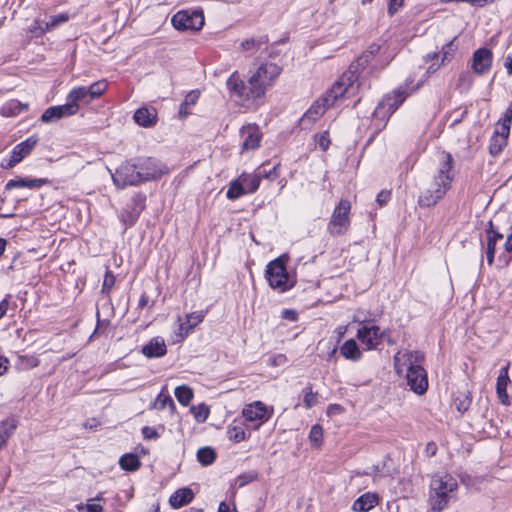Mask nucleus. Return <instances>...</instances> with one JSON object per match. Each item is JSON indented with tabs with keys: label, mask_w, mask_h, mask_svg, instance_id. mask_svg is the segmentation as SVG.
I'll return each mask as SVG.
<instances>
[{
	"label": "nucleus",
	"mask_w": 512,
	"mask_h": 512,
	"mask_svg": "<svg viewBox=\"0 0 512 512\" xmlns=\"http://www.w3.org/2000/svg\"><path fill=\"white\" fill-rule=\"evenodd\" d=\"M10 298L11 295H6V297L0 302V320L4 317L7 311L10 309Z\"/></svg>",
	"instance_id": "nucleus-59"
},
{
	"label": "nucleus",
	"mask_w": 512,
	"mask_h": 512,
	"mask_svg": "<svg viewBox=\"0 0 512 512\" xmlns=\"http://www.w3.org/2000/svg\"><path fill=\"white\" fill-rule=\"evenodd\" d=\"M239 179L243 183L245 191L248 193H254L260 185V176L256 172L253 174L243 173L239 176Z\"/></svg>",
	"instance_id": "nucleus-31"
},
{
	"label": "nucleus",
	"mask_w": 512,
	"mask_h": 512,
	"mask_svg": "<svg viewBox=\"0 0 512 512\" xmlns=\"http://www.w3.org/2000/svg\"><path fill=\"white\" fill-rule=\"evenodd\" d=\"M18 421L15 418H7L0 424V449H2L10 436L14 433L17 428Z\"/></svg>",
	"instance_id": "nucleus-28"
},
{
	"label": "nucleus",
	"mask_w": 512,
	"mask_h": 512,
	"mask_svg": "<svg viewBox=\"0 0 512 512\" xmlns=\"http://www.w3.org/2000/svg\"><path fill=\"white\" fill-rule=\"evenodd\" d=\"M203 319L204 313L202 311H196L186 315L185 321L180 323L181 332H184L185 335L189 334Z\"/></svg>",
	"instance_id": "nucleus-29"
},
{
	"label": "nucleus",
	"mask_w": 512,
	"mask_h": 512,
	"mask_svg": "<svg viewBox=\"0 0 512 512\" xmlns=\"http://www.w3.org/2000/svg\"><path fill=\"white\" fill-rule=\"evenodd\" d=\"M174 394L179 403L184 406L188 405L193 398L191 388L186 385L176 387Z\"/></svg>",
	"instance_id": "nucleus-39"
},
{
	"label": "nucleus",
	"mask_w": 512,
	"mask_h": 512,
	"mask_svg": "<svg viewBox=\"0 0 512 512\" xmlns=\"http://www.w3.org/2000/svg\"><path fill=\"white\" fill-rule=\"evenodd\" d=\"M323 438V429L319 424H315L311 427L310 433H309V439L311 443L318 447Z\"/></svg>",
	"instance_id": "nucleus-45"
},
{
	"label": "nucleus",
	"mask_w": 512,
	"mask_h": 512,
	"mask_svg": "<svg viewBox=\"0 0 512 512\" xmlns=\"http://www.w3.org/2000/svg\"><path fill=\"white\" fill-rule=\"evenodd\" d=\"M244 194H247V192L245 191L243 183L238 178L237 180H234L230 183L226 196L230 200H236L243 196Z\"/></svg>",
	"instance_id": "nucleus-38"
},
{
	"label": "nucleus",
	"mask_w": 512,
	"mask_h": 512,
	"mask_svg": "<svg viewBox=\"0 0 512 512\" xmlns=\"http://www.w3.org/2000/svg\"><path fill=\"white\" fill-rule=\"evenodd\" d=\"M134 121L142 127H152L157 122V111L153 107H141L133 116Z\"/></svg>",
	"instance_id": "nucleus-19"
},
{
	"label": "nucleus",
	"mask_w": 512,
	"mask_h": 512,
	"mask_svg": "<svg viewBox=\"0 0 512 512\" xmlns=\"http://www.w3.org/2000/svg\"><path fill=\"white\" fill-rule=\"evenodd\" d=\"M458 483L451 475L435 476L430 482L429 502L431 509L441 512L454 497Z\"/></svg>",
	"instance_id": "nucleus-3"
},
{
	"label": "nucleus",
	"mask_w": 512,
	"mask_h": 512,
	"mask_svg": "<svg viewBox=\"0 0 512 512\" xmlns=\"http://www.w3.org/2000/svg\"><path fill=\"white\" fill-rule=\"evenodd\" d=\"M471 404V399L468 396L457 397L454 400V405L460 413H464L468 410Z\"/></svg>",
	"instance_id": "nucleus-51"
},
{
	"label": "nucleus",
	"mask_w": 512,
	"mask_h": 512,
	"mask_svg": "<svg viewBox=\"0 0 512 512\" xmlns=\"http://www.w3.org/2000/svg\"><path fill=\"white\" fill-rule=\"evenodd\" d=\"M384 332L376 325L364 324L357 331V339L365 346L366 350L376 349L382 342Z\"/></svg>",
	"instance_id": "nucleus-13"
},
{
	"label": "nucleus",
	"mask_w": 512,
	"mask_h": 512,
	"mask_svg": "<svg viewBox=\"0 0 512 512\" xmlns=\"http://www.w3.org/2000/svg\"><path fill=\"white\" fill-rule=\"evenodd\" d=\"M138 217H139V212H136V213L124 212V213H122V221L129 226L134 225V223L137 221Z\"/></svg>",
	"instance_id": "nucleus-57"
},
{
	"label": "nucleus",
	"mask_w": 512,
	"mask_h": 512,
	"mask_svg": "<svg viewBox=\"0 0 512 512\" xmlns=\"http://www.w3.org/2000/svg\"><path fill=\"white\" fill-rule=\"evenodd\" d=\"M457 47L454 45V42L453 41H450L449 43H447L443 49H442V61H441V64L443 65L446 61H450V59L452 58V56L454 55L455 51H456Z\"/></svg>",
	"instance_id": "nucleus-50"
},
{
	"label": "nucleus",
	"mask_w": 512,
	"mask_h": 512,
	"mask_svg": "<svg viewBox=\"0 0 512 512\" xmlns=\"http://www.w3.org/2000/svg\"><path fill=\"white\" fill-rule=\"evenodd\" d=\"M357 69L355 65H351V69ZM356 70L348 71L344 73L331 87V89L322 98L326 105L332 106L339 97L350 98L354 95L358 85L355 84L357 76L355 75Z\"/></svg>",
	"instance_id": "nucleus-5"
},
{
	"label": "nucleus",
	"mask_w": 512,
	"mask_h": 512,
	"mask_svg": "<svg viewBox=\"0 0 512 512\" xmlns=\"http://www.w3.org/2000/svg\"><path fill=\"white\" fill-rule=\"evenodd\" d=\"M167 347L163 338L157 336L152 338L142 347V353L147 358H158L166 354Z\"/></svg>",
	"instance_id": "nucleus-20"
},
{
	"label": "nucleus",
	"mask_w": 512,
	"mask_h": 512,
	"mask_svg": "<svg viewBox=\"0 0 512 512\" xmlns=\"http://www.w3.org/2000/svg\"><path fill=\"white\" fill-rule=\"evenodd\" d=\"M508 368L509 364H507L505 367H503L500 371V374L497 378L496 383V391L498 394V397L503 404H508V394L506 392L507 385L510 382L509 376H508Z\"/></svg>",
	"instance_id": "nucleus-25"
},
{
	"label": "nucleus",
	"mask_w": 512,
	"mask_h": 512,
	"mask_svg": "<svg viewBox=\"0 0 512 512\" xmlns=\"http://www.w3.org/2000/svg\"><path fill=\"white\" fill-rule=\"evenodd\" d=\"M119 465L123 470L136 471L140 467L141 463L136 454L127 453L120 457Z\"/></svg>",
	"instance_id": "nucleus-33"
},
{
	"label": "nucleus",
	"mask_w": 512,
	"mask_h": 512,
	"mask_svg": "<svg viewBox=\"0 0 512 512\" xmlns=\"http://www.w3.org/2000/svg\"><path fill=\"white\" fill-rule=\"evenodd\" d=\"M341 355L348 360L358 361L362 357V352L354 339L345 341L340 347Z\"/></svg>",
	"instance_id": "nucleus-26"
},
{
	"label": "nucleus",
	"mask_w": 512,
	"mask_h": 512,
	"mask_svg": "<svg viewBox=\"0 0 512 512\" xmlns=\"http://www.w3.org/2000/svg\"><path fill=\"white\" fill-rule=\"evenodd\" d=\"M113 183L118 188L134 186L142 183L141 173H139L136 159L128 160L122 163L112 174Z\"/></svg>",
	"instance_id": "nucleus-8"
},
{
	"label": "nucleus",
	"mask_w": 512,
	"mask_h": 512,
	"mask_svg": "<svg viewBox=\"0 0 512 512\" xmlns=\"http://www.w3.org/2000/svg\"><path fill=\"white\" fill-rule=\"evenodd\" d=\"M504 67L506 68L507 74L512 75V53H509L504 59Z\"/></svg>",
	"instance_id": "nucleus-64"
},
{
	"label": "nucleus",
	"mask_w": 512,
	"mask_h": 512,
	"mask_svg": "<svg viewBox=\"0 0 512 512\" xmlns=\"http://www.w3.org/2000/svg\"><path fill=\"white\" fill-rule=\"evenodd\" d=\"M404 4V0H390L388 4L389 15H394Z\"/></svg>",
	"instance_id": "nucleus-58"
},
{
	"label": "nucleus",
	"mask_w": 512,
	"mask_h": 512,
	"mask_svg": "<svg viewBox=\"0 0 512 512\" xmlns=\"http://www.w3.org/2000/svg\"><path fill=\"white\" fill-rule=\"evenodd\" d=\"M351 203L342 199L334 208L330 221L327 225V231L331 236L344 235L350 227Z\"/></svg>",
	"instance_id": "nucleus-7"
},
{
	"label": "nucleus",
	"mask_w": 512,
	"mask_h": 512,
	"mask_svg": "<svg viewBox=\"0 0 512 512\" xmlns=\"http://www.w3.org/2000/svg\"><path fill=\"white\" fill-rule=\"evenodd\" d=\"M194 498V493L190 488H181L175 491L169 498L170 505L178 509L189 504Z\"/></svg>",
	"instance_id": "nucleus-24"
},
{
	"label": "nucleus",
	"mask_w": 512,
	"mask_h": 512,
	"mask_svg": "<svg viewBox=\"0 0 512 512\" xmlns=\"http://www.w3.org/2000/svg\"><path fill=\"white\" fill-rule=\"evenodd\" d=\"M38 143V137L36 135H32L26 140L17 144L11 153V158L8 163V167H13L17 163H19L24 157L30 154V152L34 149V147Z\"/></svg>",
	"instance_id": "nucleus-17"
},
{
	"label": "nucleus",
	"mask_w": 512,
	"mask_h": 512,
	"mask_svg": "<svg viewBox=\"0 0 512 512\" xmlns=\"http://www.w3.org/2000/svg\"><path fill=\"white\" fill-rule=\"evenodd\" d=\"M303 402L306 409H311L318 402V394L312 391L311 385L303 390Z\"/></svg>",
	"instance_id": "nucleus-42"
},
{
	"label": "nucleus",
	"mask_w": 512,
	"mask_h": 512,
	"mask_svg": "<svg viewBox=\"0 0 512 512\" xmlns=\"http://www.w3.org/2000/svg\"><path fill=\"white\" fill-rule=\"evenodd\" d=\"M488 239H495V243H497L498 240L503 239V235L501 233H498L493 230V224L492 221L489 222V229L486 230Z\"/></svg>",
	"instance_id": "nucleus-61"
},
{
	"label": "nucleus",
	"mask_w": 512,
	"mask_h": 512,
	"mask_svg": "<svg viewBox=\"0 0 512 512\" xmlns=\"http://www.w3.org/2000/svg\"><path fill=\"white\" fill-rule=\"evenodd\" d=\"M268 43L267 36H261L259 38H250L244 40L240 44V48L242 51H246L249 53V56L257 52L263 45Z\"/></svg>",
	"instance_id": "nucleus-30"
},
{
	"label": "nucleus",
	"mask_w": 512,
	"mask_h": 512,
	"mask_svg": "<svg viewBox=\"0 0 512 512\" xmlns=\"http://www.w3.org/2000/svg\"><path fill=\"white\" fill-rule=\"evenodd\" d=\"M167 406H169L171 410L175 408L173 399L163 393H160L151 405L152 408L157 410H164Z\"/></svg>",
	"instance_id": "nucleus-40"
},
{
	"label": "nucleus",
	"mask_w": 512,
	"mask_h": 512,
	"mask_svg": "<svg viewBox=\"0 0 512 512\" xmlns=\"http://www.w3.org/2000/svg\"><path fill=\"white\" fill-rule=\"evenodd\" d=\"M282 318L289 320V321H296L298 318V315H297L296 311H294L292 309H284L282 311Z\"/></svg>",
	"instance_id": "nucleus-63"
},
{
	"label": "nucleus",
	"mask_w": 512,
	"mask_h": 512,
	"mask_svg": "<svg viewBox=\"0 0 512 512\" xmlns=\"http://www.w3.org/2000/svg\"><path fill=\"white\" fill-rule=\"evenodd\" d=\"M492 61V51L487 48H480L473 53L472 69L479 75L485 74L490 70Z\"/></svg>",
	"instance_id": "nucleus-16"
},
{
	"label": "nucleus",
	"mask_w": 512,
	"mask_h": 512,
	"mask_svg": "<svg viewBox=\"0 0 512 512\" xmlns=\"http://www.w3.org/2000/svg\"><path fill=\"white\" fill-rule=\"evenodd\" d=\"M216 459V453L211 447H202L197 451V460L203 466L211 465Z\"/></svg>",
	"instance_id": "nucleus-37"
},
{
	"label": "nucleus",
	"mask_w": 512,
	"mask_h": 512,
	"mask_svg": "<svg viewBox=\"0 0 512 512\" xmlns=\"http://www.w3.org/2000/svg\"><path fill=\"white\" fill-rule=\"evenodd\" d=\"M49 181L46 178H35V179H26V178H15L9 180L5 188L6 190H12L15 188H29L35 189L40 188L43 185L47 184Z\"/></svg>",
	"instance_id": "nucleus-22"
},
{
	"label": "nucleus",
	"mask_w": 512,
	"mask_h": 512,
	"mask_svg": "<svg viewBox=\"0 0 512 512\" xmlns=\"http://www.w3.org/2000/svg\"><path fill=\"white\" fill-rule=\"evenodd\" d=\"M394 368L397 374H402L407 370L406 380L410 389L418 395L427 391L428 380L427 373L422 367L424 354L420 351L400 350L394 357Z\"/></svg>",
	"instance_id": "nucleus-1"
},
{
	"label": "nucleus",
	"mask_w": 512,
	"mask_h": 512,
	"mask_svg": "<svg viewBox=\"0 0 512 512\" xmlns=\"http://www.w3.org/2000/svg\"><path fill=\"white\" fill-rule=\"evenodd\" d=\"M495 247H496V243H495V239H488L487 240V251H486V256H487V261L488 263L491 265L494 261V255H495Z\"/></svg>",
	"instance_id": "nucleus-54"
},
{
	"label": "nucleus",
	"mask_w": 512,
	"mask_h": 512,
	"mask_svg": "<svg viewBox=\"0 0 512 512\" xmlns=\"http://www.w3.org/2000/svg\"><path fill=\"white\" fill-rule=\"evenodd\" d=\"M257 478H258V473L256 471H254V470L249 471V472L239 475L235 481V485L238 488H242L245 485L255 481Z\"/></svg>",
	"instance_id": "nucleus-44"
},
{
	"label": "nucleus",
	"mask_w": 512,
	"mask_h": 512,
	"mask_svg": "<svg viewBox=\"0 0 512 512\" xmlns=\"http://www.w3.org/2000/svg\"><path fill=\"white\" fill-rule=\"evenodd\" d=\"M66 100L75 106H79L80 102L90 103L93 100L90 99L89 91L87 86H78L73 88L67 95Z\"/></svg>",
	"instance_id": "nucleus-27"
},
{
	"label": "nucleus",
	"mask_w": 512,
	"mask_h": 512,
	"mask_svg": "<svg viewBox=\"0 0 512 512\" xmlns=\"http://www.w3.org/2000/svg\"><path fill=\"white\" fill-rule=\"evenodd\" d=\"M136 160L139 173H141L142 182L160 178L167 172L166 167L154 158L147 157L138 158Z\"/></svg>",
	"instance_id": "nucleus-12"
},
{
	"label": "nucleus",
	"mask_w": 512,
	"mask_h": 512,
	"mask_svg": "<svg viewBox=\"0 0 512 512\" xmlns=\"http://www.w3.org/2000/svg\"><path fill=\"white\" fill-rule=\"evenodd\" d=\"M28 109V104H23L17 100L7 102L1 108V113L4 116H15Z\"/></svg>",
	"instance_id": "nucleus-34"
},
{
	"label": "nucleus",
	"mask_w": 512,
	"mask_h": 512,
	"mask_svg": "<svg viewBox=\"0 0 512 512\" xmlns=\"http://www.w3.org/2000/svg\"><path fill=\"white\" fill-rule=\"evenodd\" d=\"M90 99L93 101L99 98L107 89V82L105 80L97 81L87 86Z\"/></svg>",
	"instance_id": "nucleus-41"
},
{
	"label": "nucleus",
	"mask_w": 512,
	"mask_h": 512,
	"mask_svg": "<svg viewBox=\"0 0 512 512\" xmlns=\"http://www.w3.org/2000/svg\"><path fill=\"white\" fill-rule=\"evenodd\" d=\"M322 345H326V347H327V353H326V355H322V357H324L327 361L331 360L337 352V346L330 341H328V342L320 341L319 346H322Z\"/></svg>",
	"instance_id": "nucleus-52"
},
{
	"label": "nucleus",
	"mask_w": 512,
	"mask_h": 512,
	"mask_svg": "<svg viewBox=\"0 0 512 512\" xmlns=\"http://www.w3.org/2000/svg\"><path fill=\"white\" fill-rule=\"evenodd\" d=\"M511 122H512V119L508 118L504 115V117L502 119L501 131H498V132L503 134L504 136H509Z\"/></svg>",
	"instance_id": "nucleus-60"
},
{
	"label": "nucleus",
	"mask_w": 512,
	"mask_h": 512,
	"mask_svg": "<svg viewBox=\"0 0 512 512\" xmlns=\"http://www.w3.org/2000/svg\"><path fill=\"white\" fill-rule=\"evenodd\" d=\"M172 25L179 31L200 30L204 25V15L200 10L178 11L171 19Z\"/></svg>",
	"instance_id": "nucleus-10"
},
{
	"label": "nucleus",
	"mask_w": 512,
	"mask_h": 512,
	"mask_svg": "<svg viewBox=\"0 0 512 512\" xmlns=\"http://www.w3.org/2000/svg\"><path fill=\"white\" fill-rule=\"evenodd\" d=\"M390 195L389 191L382 190L378 193L376 201L382 206L389 201Z\"/></svg>",
	"instance_id": "nucleus-62"
},
{
	"label": "nucleus",
	"mask_w": 512,
	"mask_h": 512,
	"mask_svg": "<svg viewBox=\"0 0 512 512\" xmlns=\"http://www.w3.org/2000/svg\"><path fill=\"white\" fill-rule=\"evenodd\" d=\"M508 136H504L503 134L496 131L494 135L490 139L489 151L491 155L499 154L503 147L507 144Z\"/></svg>",
	"instance_id": "nucleus-35"
},
{
	"label": "nucleus",
	"mask_w": 512,
	"mask_h": 512,
	"mask_svg": "<svg viewBox=\"0 0 512 512\" xmlns=\"http://www.w3.org/2000/svg\"><path fill=\"white\" fill-rule=\"evenodd\" d=\"M282 68L271 62L262 63L248 79L251 85V94L259 98L264 96L266 90L271 87L278 78Z\"/></svg>",
	"instance_id": "nucleus-4"
},
{
	"label": "nucleus",
	"mask_w": 512,
	"mask_h": 512,
	"mask_svg": "<svg viewBox=\"0 0 512 512\" xmlns=\"http://www.w3.org/2000/svg\"><path fill=\"white\" fill-rule=\"evenodd\" d=\"M18 365L22 369H32L39 365V360L35 356H20L18 359Z\"/></svg>",
	"instance_id": "nucleus-46"
},
{
	"label": "nucleus",
	"mask_w": 512,
	"mask_h": 512,
	"mask_svg": "<svg viewBox=\"0 0 512 512\" xmlns=\"http://www.w3.org/2000/svg\"><path fill=\"white\" fill-rule=\"evenodd\" d=\"M255 172L257 173V175L260 176V180L263 178L273 180V179L277 178V176H278V174L276 172V166H273L270 169H267L266 165H263V166L259 167Z\"/></svg>",
	"instance_id": "nucleus-48"
},
{
	"label": "nucleus",
	"mask_w": 512,
	"mask_h": 512,
	"mask_svg": "<svg viewBox=\"0 0 512 512\" xmlns=\"http://www.w3.org/2000/svg\"><path fill=\"white\" fill-rule=\"evenodd\" d=\"M115 283V277L114 275L107 271L104 277L103 285H102V292L109 293L111 288L113 287Z\"/></svg>",
	"instance_id": "nucleus-53"
},
{
	"label": "nucleus",
	"mask_w": 512,
	"mask_h": 512,
	"mask_svg": "<svg viewBox=\"0 0 512 512\" xmlns=\"http://www.w3.org/2000/svg\"><path fill=\"white\" fill-rule=\"evenodd\" d=\"M379 503V496L376 493L367 492L358 497L352 504L354 512H367Z\"/></svg>",
	"instance_id": "nucleus-21"
},
{
	"label": "nucleus",
	"mask_w": 512,
	"mask_h": 512,
	"mask_svg": "<svg viewBox=\"0 0 512 512\" xmlns=\"http://www.w3.org/2000/svg\"><path fill=\"white\" fill-rule=\"evenodd\" d=\"M200 92L198 90L190 91L186 96L184 101L181 103L179 108V115L181 118H186L189 114V106H193L199 99Z\"/></svg>",
	"instance_id": "nucleus-32"
},
{
	"label": "nucleus",
	"mask_w": 512,
	"mask_h": 512,
	"mask_svg": "<svg viewBox=\"0 0 512 512\" xmlns=\"http://www.w3.org/2000/svg\"><path fill=\"white\" fill-rule=\"evenodd\" d=\"M272 413L273 410H269L261 401H255L246 405L242 411V414L247 421H259L260 423L268 421L271 418Z\"/></svg>",
	"instance_id": "nucleus-15"
},
{
	"label": "nucleus",
	"mask_w": 512,
	"mask_h": 512,
	"mask_svg": "<svg viewBox=\"0 0 512 512\" xmlns=\"http://www.w3.org/2000/svg\"><path fill=\"white\" fill-rule=\"evenodd\" d=\"M330 107L329 105H326V102L322 101V98L318 101H316L309 109L308 111L303 115L301 122L305 126L308 124H313L317 119H319L320 116L324 114L326 109Z\"/></svg>",
	"instance_id": "nucleus-23"
},
{
	"label": "nucleus",
	"mask_w": 512,
	"mask_h": 512,
	"mask_svg": "<svg viewBox=\"0 0 512 512\" xmlns=\"http://www.w3.org/2000/svg\"><path fill=\"white\" fill-rule=\"evenodd\" d=\"M242 138V147L244 150H253L259 146L261 140V132L256 125L243 126L240 130Z\"/></svg>",
	"instance_id": "nucleus-18"
},
{
	"label": "nucleus",
	"mask_w": 512,
	"mask_h": 512,
	"mask_svg": "<svg viewBox=\"0 0 512 512\" xmlns=\"http://www.w3.org/2000/svg\"><path fill=\"white\" fill-rule=\"evenodd\" d=\"M228 438L235 443H239L246 439V431L243 424H233L228 427Z\"/></svg>",
	"instance_id": "nucleus-36"
},
{
	"label": "nucleus",
	"mask_w": 512,
	"mask_h": 512,
	"mask_svg": "<svg viewBox=\"0 0 512 512\" xmlns=\"http://www.w3.org/2000/svg\"><path fill=\"white\" fill-rule=\"evenodd\" d=\"M230 96L238 101L255 100L258 96L252 95L251 85L245 84L237 71L233 72L226 81Z\"/></svg>",
	"instance_id": "nucleus-11"
},
{
	"label": "nucleus",
	"mask_w": 512,
	"mask_h": 512,
	"mask_svg": "<svg viewBox=\"0 0 512 512\" xmlns=\"http://www.w3.org/2000/svg\"><path fill=\"white\" fill-rule=\"evenodd\" d=\"M79 110V106L71 104L68 100L63 105L51 106L47 108L42 116L41 120L45 123L60 120L65 117L75 115Z\"/></svg>",
	"instance_id": "nucleus-14"
},
{
	"label": "nucleus",
	"mask_w": 512,
	"mask_h": 512,
	"mask_svg": "<svg viewBox=\"0 0 512 512\" xmlns=\"http://www.w3.org/2000/svg\"><path fill=\"white\" fill-rule=\"evenodd\" d=\"M69 20V16L66 13H61L52 16L50 21L45 22V30L51 31L61 24L66 23Z\"/></svg>",
	"instance_id": "nucleus-43"
},
{
	"label": "nucleus",
	"mask_w": 512,
	"mask_h": 512,
	"mask_svg": "<svg viewBox=\"0 0 512 512\" xmlns=\"http://www.w3.org/2000/svg\"><path fill=\"white\" fill-rule=\"evenodd\" d=\"M453 159L450 153L441 152L439 156V166L430 188L423 191L418 198V204L421 207L434 206L440 201L451 187Z\"/></svg>",
	"instance_id": "nucleus-2"
},
{
	"label": "nucleus",
	"mask_w": 512,
	"mask_h": 512,
	"mask_svg": "<svg viewBox=\"0 0 512 512\" xmlns=\"http://www.w3.org/2000/svg\"><path fill=\"white\" fill-rule=\"evenodd\" d=\"M29 31L35 36L40 37L44 35L48 30H45V22L35 19L29 28Z\"/></svg>",
	"instance_id": "nucleus-49"
},
{
	"label": "nucleus",
	"mask_w": 512,
	"mask_h": 512,
	"mask_svg": "<svg viewBox=\"0 0 512 512\" xmlns=\"http://www.w3.org/2000/svg\"><path fill=\"white\" fill-rule=\"evenodd\" d=\"M405 88H398L392 94L386 95L374 110V116L386 121L407 97Z\"/></svg>",
	"instance_id": "nucleus-9"
},
{
	"label": "nucleus",
	"mask_w": 512,
	"mask_h": 512,
	"mask_svg": "<svg viewBox=\"0 0 512 512\" xmlns=\"http://www.w3.org/2000/svg\"><path fill=\"white\" fill-rule=\"evenodd\" d=\"M265 275L269 286L272 289L279 290L280 292H285L291 289L295 284V281L290 278L286 270L282 257L276 258L269 262L265 271Z\"/></svg>",
	"instance_id": "nucleus-6"
},
{
	"label": "nucleus",
	"mask_w": 512,
	"mask_h": 512,
	"mask_svg": "<svg viewBox=\"0 0 512 512\" xmlns=\"http://www.w3.org/2000/svg\"><path fill=\"white\" fill-rule=\"evenodd\" d=\"M142 435L144 439L151 440V439H158L160 437L159 433L154 427L150 426H144L142 428Z\"/></svg>",
	"instance_id": "nucleus-55"
},
{
	"label": "nucleus",
	"mask_w": 512,
	"mask_h": 512,
	"mask_svg": "<svg viewBox=\"0 0 512 512\" xmlns=\"http://www.w3.org/2000/svg\"><path fill=\"white\" fill-rule=\"evenodd\" d=\"M316 141H317V144L319 145V147L321 148V150L326 151L330 145V139L328 136V132H324V133L320 134L317 137Z\"/></svg>",
	"instance_id": "nucleus-56"
},
{
	"label": "nucleus",
	"mask_w": 512,
	"mask_h": 512,
	"mask_svg": "<svg viewBox=\"0 0 512 512\" xmlns=\"http://www.w3.org/2000/svg\"><path fill=\"white\" fill-rule=\"evenodd\" d=\"M79 512H103V507L99 503H95L94 500L89 499L86 504L78 505Z\"/></svg>",
	"instance_id": "nucleus-47"
}]
</instances>
